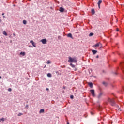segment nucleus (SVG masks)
Returning <instances> with one entry per match:
<instances>
[{"instance_id": "obj_1", "label": "nucleus", "mask_w": 124, "mask_h": 124, "mask_svg": "<svg viewBox=\"0 0 124 124\" xmlns=\"http://www.w3.org/2000/svg\"><path fill=\"white\" fill-rule=\"evenodd\" d=\"M68 62H77V59H76V57L72 58L71 57H69Z\"/></svg>"}, {"instance_id": "obj_2", "label": "nucleus", "mask_w": 124, "mask_h": 124, "mask_svg": "<svg viewBox=\"0 0 124 124\" xmlns=\"http://www.w3.org/2000/svg\"><path fill=\"white\" fill-rule=\"evenodd\" d=\"M108 101L111 104V105H112V106H115V105H116V103H115L114 99H111L110 98H108Z\"/></svg>"}, {"instance_id": "obj_3", "label": "nucleus", "mask_w": 124, "mask_h": 124, "mask_svg": "<svg viewBox=\"0 0 124 124\" xmlns=\"http://www.w3.org/2000/svg\"><path fill=\"white\" fill-rule=\"evenodd\" d=\"M90 92L91 93V94L93 97H94L95 96V94L94 93V90H91Z\"/></svg>"}, {"instance_id": "obj_4", "label": "nucleus", "mask_w": 124, "mask_h": 124, "mask_svg": "<svg viewBox=\"0 0 124 124\" xmlns=\"http://www.w3.org/2000/svg\"><path fill=\"white\" fill-rule=\"evenodd\" d=\"M41 42L43 44H46L47 43V40L46 39H43L41 40Z\"/></svg>"}, {"instance_id": "obj_5", "label": "nucleus", "mask_w": 124, "mask_h": 124, "mask_svg": "<svg viewBox=\"0 0 124 124\" xmlns=\"http://www.w3.org/2000/svg\"><path fill=\"white\" fill-rule=\"evenodd\" d=\"M121 65L122 67V71H123V72H124V62L121 63Z\"/></svg>"}, {"instance_id": "obj_6", "label": "nucleus", "mask_w": 124, "mask_h": 124, "mask_svg": "<svg viewBox=\"0 0 124 124\" xmlns=\"http://www.w3.org/2000/svg\"><path fill=\"white\" fill-rule=\"evenodd\" d=\"M30 43H32V45H33V46L34 47H36V46L35 45V43L32 40L30 41Z\"/></svg>"}, {"instance_id": "obj_7", "label": "nucleus", "mask_w": 124, "mask_h": 124, "mask_svg": "<svg viewBox=\"0 0 124 124\" xmlns=\"http://www.w3.org/2000/svg\"><path fill=\"white\" fill-rule=\"evenodd\" d=\"M59 11H60V12H63L64 11V8L62 7H60L59 8Z\"/></svg>"}, {"instance_id": "obj_8", "label": "nucleus", "mask_w": 124, "mask_h": 124, "mask_svg": "<svg viewBox=\"0 0 124 124\" xmlns=\"http://www.w3.org/2000/svg\"><path fill=\"white\" fill-rule=\"evenodd\" d=\"M103 93H100L99 95H98V98H101L102 97Z\"/></svg>"}, {"instance_id": "obj_9", "label": "nucleus", "mask_w": 124, "mask_h": 124, "mask_svg": "<svg viewBox=\"0 0 124 124\" xmlns=\"http://www.w3.org/2000/svg\"><path fill=\"white\" fill-rule=\"evenodd\" d=\"M92 52L93 55H95V54H96L97 53V51L95 50H92Z\"/></svg>"}, {"instance_id": "obj_10", "label": "nucleus", "mask_w": 124, "mask_h": 124, "mask_svg": "<svg viewBox=\"0 0 124 124\" xmlns=\"http://www.w3.org/2000/svg\"><path fill=\"white\" fill-rule=\"evenodd\" d=\"M88 85L89 86V87H90V88H93V83L89 82Z\"/></svg>"}, {"instance_id": "obj_11", "label": "nucleus", "mask_w": 124, "mask_h": 124, "mask_svg": "<svg viewBox=\"0 0 124 124\" xmlns=\"http://www.w3.org/2000/svg\"><path fill=\"white\" fill-rule=\"evenodd\" d=\"M91 12H92L93 15L94 14V13H95V11H94V9H92L91 10Z\"/></svg>"}, {"instance_id": "obj_12", "label": "nucleus", "mask_w": 124, "mask_h": 124, "mask_svg": "<svg viewBox=\"0 0 124 124\" xmlns=\"http://www.w3.org/2000/svg\"><path fill=\"white\" fill-rule=\"evenodd\" d=\"M68 37H70V38H72V34L71 33H69L67 35Z\"/></svg>"}, {"instance_id": "obj_13", "label": "nucleus", "mask_w": 124, "mask_h": 124, "mask_svg": "<svg viewBox=\"0 0 124 124\" xmlns=\"http://www.w3.org/2000/svg\"><path fill=\"white\" fill-rule=\"evenodd\" d=\"M20 55H22V56H25L26 55V52H21L20 53Z\"/></svg>"}, {"instance_id": "obj_14", "label": "nucleus", "mask_w": 124, "mask_h": 124, "mask_svg": "<svg viewBox=\"0 0 124 124\" xmlns=\"http://www.w3.org/2000/svg\"><path fill=\"white\" fill-rule=\"evenodd\" d=\"M99 44H100V43H97L93 46V47H98V46H99Z\"/></svg>"}, {"instance_id": "obj_15", "label": "nucleus", "mask_w": 124, "mask_h": 124, "mask_svg": "<svg viewBox=\"0 0 124 124\" xmlns=\"http://www.w3.org/2000/svg\"><path fill=\"white\" fill-rule=\"evenodd\" d=\"M102 2V0H99L98 2V5H100V4H101V3Z\"/></svg>"}, {"instance_id": "obj_16", "label": "nucleus", "mask_w": 124, "mask_h": 124, "mask_svg": "<svg viewBox=\"0 0 124 124\" xmlns=\"http://www.w3.org/2000/svg\"><path fill=\"white\" fill-rule=\"evenodd\" d=\"M40 113H44V109L42 108L40 109Z\"/></svg>"}, {"instance_id": "obj_17", "label": "nucleus", "mask_w": 124, "mask_h": 124, "mask_svg": "<svg viewBox=\"0 0 124 124\" xmlns=\"http://www.w3.org/2000/svg\"><path fill=\"white\" fill-rule=\"evenodd\" d=\"M3 34H4V35H5L6 36H7V33H6L5 31H4L3 32Z\"/></svg>"}, {"instance_id": "obj_18", "label": "nucleus", "mask_w": 124, "mask_h": 124, "mask_svg": "<svg viewBox=\"0 0 124 124\" xmlns=\"http://www.w3.org/2000/svg\"><path fill=\"white\" fill-rule=\"evenodd\" d=\"M103 84L104 85L105 87H106L108 85V84L105 82H103Z\"/></svg>"}, {"instance_id": "obj_19", "label": "nucleus", "mask_w": 124, "mask_h": 124, "mask_svg": "<svg viewBox=\"0 0 124 124\" xmlns=\"http://www.w3.org/2000/svg\"><path fill=\"white\" fill-rule=\"evenodd\" d=\"M47 76L48 77H52V75L50 73H48Z\"/></svg>"}, {"instance_id": "obj_20", "label": "nucleus", "mask_w": 124, "mask_h": 124, "mask_svg": "<svg viewBox=\"0 0 124 124\" xmlns=\"http://www.w3.org/2000/svg\"><path fill=\"white\" fill-rule=\"evenodd\" d=\"M23 23L24 24V25H26L27 24V21L24 20L23 21Z\"/></svg>"}, {"instance_id": "obj_21", "label": "nucleus", "mask_w": 124, "mask_h": 124, "mask_svg": "<svg viewBox=\"0 0 124 124\" xmlns=\"http://www.w3.org/2000/svg\"><path fill=\"white\" fill-rule=\"evenodd\" d=\"M93 33H90L89 35V36L91 37V36H93Z\"/></svg>"}, {"instance_id": "obj_22", "label": "nucleus", "mask_w": 124, "mask_h": 124, "mask_svg": "<svg viewBox=\"0 0 124 124\" xmlns=\"http://www.w3.org/2000/svg\"><path fill=\"white\" fill-rule=\"evenodd\" d=\"M70 65L72 67L74 68L75 67V65H73L72 63H70Z\"/></svg>"}, {"instance_id": "obj_23", "label": "nucleus", "mask_w": 124, "mask_h": 124, "mask_svg": "<svg viewBox=\"0 0 124 124\" xmlns=\"http://www.w3.org/2000/svg\"><path fill=\"white\" fill-rule=\"evenodd\" d=\"M1 121H2V122H4V118H2L1 119H0V122H1Z\"/></svg>"}, {"instance_id": "obj_24", "label": "nucleus", "mask_w": 124, "mask_h": 124, "mask_svg": "<svg viewBox=\"0 0 124 124\" xmlns=\"http://www.w3.org/2000/svg\"><path fill=\"white\" fill-rule=\"evenodd\" d=\"M22 115H23V113H20L18 114V117H20V116H22Z\"/></svg>"}, {"instance_id": "obj_25", "label": "nucleus", "mask_w": 124, "mask_h": 124, "mask_svg": "<svg viewBox=\"0 0 124 124\" xmlns=\"http://www.w3.org/2000/svg\"><path fill=\"white\" fill-rule=\"evenodd\" d=\"M47 63V64H50V63H51V62H50V61H48Z\"/></svg>"}, {"instance_id": "obj_26", "label": "nucleus", "mask_w": 124, "mask_h": 124, "mask_svg": "<svg viewBox=\"0 0 124 124\" xmlns=\"http://www.w3.org/2000/svg\"><path fill=\"white\" fill-rule=\"evenodd\" d=\"M115 107H116L117 108H118V110H120V108H119V105H116Z\"/></svg>"}, {"instance_id": "obj_27", "label": "nucleus", "mask_w": 124, "mask_h": 124, "mask_svg": "<svg viewBox=\"0 0 124 124\" xmlns=\"http://www.w3.org/2000/svg\"><path fill=\"white\" fill-rule=\"evenodd\" d=\"M8 91L9 92H11V88H9Z\"/></svg>"}, {"instance_id": "obj_28", "label": "nucleus", "mask_w": 124, "mask_h": 124, "mask_svg": "<svg viewBox=\"0 0 124 124\" xmlns=\"http://www.w3.org/2000/svg\"><path fill=\"white\" fill-rule=\"evenodd\" d=\"M70 98H71L72 99H73V95H71V96H70Z\"/></svg>"}, {"instance_id": "obj_29", "label": "nucleus", "mask_w": 124, "mask_h": 124, "mask_svg": "<svg viewBox=\"0 0 124 124\" xmlns=\"http://www.w3.org/2000/svg\"><path fill=\"white\" fill-rule=\"evenodd\" d=\"M13 35L14 36H16V34H15V33H13Z\"/></svg>"}, {"instance_id": "obj_30", "label": "nucleus", "mask_w": 124, "mask_h": 124, "mask_svg": "<svg viewBox=\"0 0 124 124\" xmlns=\"http://www.w3.org/2000/svg\"><path fill=\"white\" fill-rule=\"evenodd\" d=\"M116 31H119V29L118 28L116 29Z\"/></svg>"}, {"instance_id": "obj_31", "label": "nucleus", "mask_w": 124, "mask_h": 124, "mask_svg": "<svg viewBox=\"0 0 124 124\" xmlns=\"http://www.w3.org/2000/svg\"><path fill=\"white\" fill-rule=\"evenodd\" d=\"M46 91H49V88H46Z\"/></svg>"}, {"instance_id": "obj_32", "label": "nucleus", "mask_w": 124, "mask_h": 124, "mask_svg": "<svg viewBox=\"0 0 124 124\" xmlns=\"http://www.w3.org/2000/svg\"><path fill=\"white\" fill-rule=\"evenodd\" d=\"M96 58H99L98 55H97V56H96Z\"/></svg>"}, {"instance_id": "obj_33", "label": "nucleus", "mask_w": 124, "mask_h": 124, "mask_svg": "<svg viewBox=\"0 0 124 124\" xmlns=\"http://www.w3.org/2000/svg\"><path fill=\"white\" fill-rule=\"evenodd\" d=\"M99 8H100V5H98Z\"/></svg>"}, {"instance_id": "obj_34", "label": "nucleus", "mask_w": 124, "mask_h": 124, "mask_svg": "<svg viewBox=\"0 0 124 124\" xmlns=\"http://www.w3.org/2000/svg\"><path fill=\"white\" fill-rule=\"evenodd\" d=\"M0 23H1V19H0Z\"/></svg>"}, {"instance_id": "obj_35", "label": "nucleus", "mask_w": 124, "mask_h": 124, "mask_svg": "<svg viewBox=\"0 0 124 124\" xmlns=\"http://www.w3.org/2000/svg\"><path fill=\"white\" fill-rule=\"evenodd\" d=\"M0 79H1V76H0Z\"/></svg>"}, {"instance_id": "obj_36", "label": "nucleus", "mask_w": 124, "mask_h": 124, "mask_svg": "<svg viewBox=\"0 0 124 124\" xmlns=\"http://www.w3.org/2000/svg\"><path fill=\"white\" fill-rule=\"evenodd\" d=\"M2 15H4V13H2Z\"/></svg>"}, {"instance_id": "obj_37", "label": "nucleus", "mask_w": 124, "mask_h": 124, "mask_svg": "<svg viewBox=\"0 0 124 124\" xmlns=\"http://www.w3.org/2000/svg\"><path fill=\"white\" fill-rule=\"evenodd\" d=\"M98 109H100V107H99V108Z\"/></svg>"}, {"instance_id": "obj_38", "label": "nucleus", "mask_w": 124, "mask_h": 124, "mask_svg": "<svg viewBox=\"0 0 124 124\" xmlns=\"http://www.w3.org/2000/svg\"><path fill=\"white\" fill-rule=\"evenodd\" d=\"M63 89H65V87H63Z\"/></svg>"}, {"instance_id": "obj_39", "label": "nucleus", "mask_w": 124, "mask_h": 124, "mask_svg": "<svg viewBox=\"0 0 124 124\" xmlns=\"http://www.w3.org/2000/svg\"><path fill=\"white\" fill-rule=\"evenodd\" d=\"M26 107H28V106H26Z\"/></svg>"}]
</instances>
